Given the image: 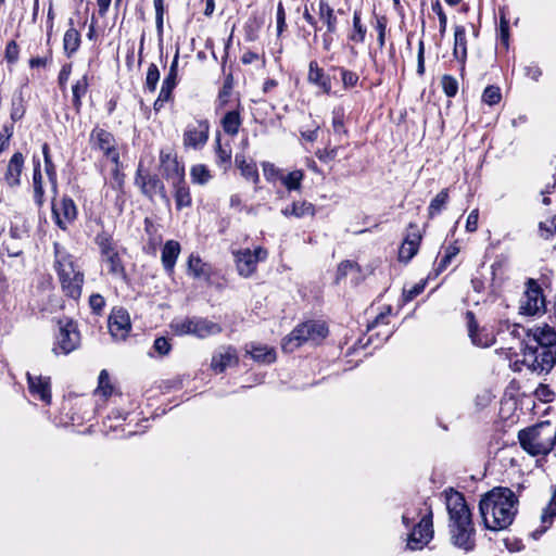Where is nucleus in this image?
<instances>
[{
  "label": "nucleus",
  "instance_id": "obj_33",
  "mask_svg": "<svg viewBox=\"0 0 556 556\" xmlns=\"http://www.w3.org/2000/svg\"><path fill=\"white\" fill-rule=\"evenodd\" d=\"M103 263L108 266L109 274L115 278L125 280L126 271L118 255V252L112 253L102 258Z\"/></svg>",
  "mask_w": 556,
  "mask_h": 556
},
{
  "label": "nucleus",
  "instance_id": "obj_9",
  "mask_svg": "<svg viewBox=\"0 0 556 556\" xmlns=\"http://www.w3.org/2000/svg\"><path fill=\"white\" fill-rule=\"evenodd\" d=\"M546 309L545 299L541 287L532 279L527 282V289L520 299L519 312L522 315L534 316Z\"/></svg>",
  "mask_w": 556,
  "mask_h": 556
},
{
  "label": "nucleus",
  "instance_id": "obj_56",
  "mask_svg": "<svg viewBox=\"0 0 556 556\" xmlns=\"http://www.w3.org/2000/svg\"><path fill=\"white\" fill-rule=\"evenodd\" d=\"M425 287H426V281L421 280V281L417 282L416 285H414L410 289H408V290L404 289V291H403L404 300L406 302L412 301L413 299H415L417 295H419L425 290Z\"/></svg>",
  "mask_w": 556,
  "mask_h": 556
},
{
  "label": "nucleus",
  "instance_id": "obj_62",
  "mask_svg": "<svg viewBox=\"0 0 556 556\" xmlns=\"http://www.w3.org/2000/svg\"><path fill=\"white\" fill-rule=\"evenodd\" d=\"M154 349L161 355H166L170 351V344L164 337H160L154 341Z\"/></svg>",
  "mask_w": 556,
  "mask_h": 556
},
{
  "label": "nucleus",
  "instance_id": "obj_12",
  "mask_svg": "<svg viewBox=\"0 0 556 556\" xmlns=\"http://www.w3.org/2000/svg\"><path fill=\"white\" fill-rule=\"evenodd\" d=\"M210 134V123L207 119H197L189 123L182 135V143L187 149L200 150L207 140Z\"/></svg>",
  "mask_w": 556,
  "mask_h": 556
},
{
  "label": "nucleus",
  "instance_id": "obj_18",
  "mask_svg": "<svg viewBox=\"0 0 556 556\" xmlns=\"http://www.w3.org/2000/svg\"><path fill=\"white\" fill-rule=\"evenodd\" d=\"M131 329L130 318L126 309H114L109 318L111 336L117 340H125Z\"/></svg>",
  "mask_w": 556,
  "mask_h": 556
},
{
  "label": "nucleus",
  "instance_id": "obj_24",
  "mask_svg": "<svg viewBox=\"0 0 556 556\" xmlns=\"http://www.w3.org/2000/svg\"><path fill=\"white\" fill-rule=\"evenodd\" d=\"M307 80L318 87L324 93H330L331 80L328 75L324 73L316 61H311L308 65Z\"/></svg>",
  "mask_w": 556,
  "mask_h": 556
},
{
  "label": "nucleus",
  "instance_id": "obj_51",
  "mask_svg": "<svg viewBox=\"0 0 556 556\" xmlns=\"http://www.w3.org/2000/svg\"><path fill=\"white\" fill-rule=\"evenodd\" d=\"M431 9L438 15L439 27H440V35L443 37L445 35L446 25H447L446 14L444 13V11L442 9V5H441L439 0H435L431 4Z\"/></svg>",
  "mask_w": 556,
  "mask_h": 556
},
{
  "label": "nucleus",
  "instance_id": "obj_4",
  "mask_svg": "<svg viewBox=\"0 0 556 556\" xmlns=\"http://www.w3.org/2000/svg\"><path fill=\"white\" fill-rule=\"evenodd\" d=\"M519 443L530 455H546L554 450L556 441V426L551 422H541L519 431Z\"/></svg>",
  "mask_w": 556,
  "mask_h": 556
},
{
  "label": "nucleus",
  "instance_id": "obj_36",
  "mask_svg": "<svg viewBox=\"0 0 556 556\" xmlns=\"http://www.w3.org/2000/svg\"><path fill=\"white\" fill-rule=\"evenodd\" d=\"M236 165L240 169L241 175L254 184L258 182L260 176L257 167L254 163H248L243 155H236Z\"/></svg>",
  "mask_w": 556,
  "mask_h": 556
},
{
  "label": "nucleus",
  "instance_id": "obj_50",
  "mask_svg": "<svg viewBox=\"0 0 556 556\" xmlns=\"http://www.w3.org/2000/svg\"><path fill=\"white\" fill-rule=\"evenodd\" d=\"M501 99V90L496 86H488L482 93V101L489 105L497 104Z\"/></svg>",
  "mask_w": 556,
  "mask_h": 556
},
{
  "label": "nucleus",
  "instance_id": "obj_60",
  "mask_svg": "<svg viewBox=\"0 0 556 556\" xmlns=\"http://www.w3.org/2000/svg\"><path fill=\"white\" fill-rule=\"evenodd\" d=\"M276 20H277V35L280 36L287 27L286 12H285L282 2H279L277 5Z\"/></svg>",
  "mask_w": 556,
  "mask_h": 556
},
{
  "label": "nucleus",
  "instance_id": "obj_8",
  "mask_svg": "<svg viewBox=\"0 0 556 556\" xmlns=\"http://www.w3.org/2000/svg\"><path fill=\"white\" fill-rule=\"evenodd\" d=\"M547 350L539 349L538 346L522 343L521 349V363L532 372L542 374L549 372L556 364V355L545 357Z\"/></svg>",
  "mask_w": 556,
  "mask_h": 556
},
{
  "label": "nucleus",
  "instance_id": "obj_11",
  "mask_svg": "<svg viewBox=\"0 0 556 556\" xmlns=\"http://www.w3.org/2000/svg\"><path fill=\"white\" fill-rule=\"evenodd\" d=\"M92 150H99L105 157L111 160L115 165L119 164V153L116 149V140L114 136L100 127H96L90 132L89 138Z\"/></svg>",
  "mask_w": 556,
  "mask_h": 556
},
{
  "label": "nucleus",
  "instance_id": "obj_28",
  "mask_svg": "<svg viewBox=\"0 0 556 556\" xmlns=\"http://www.w3.org/2000/svg\"><path fill=\"white\" fill-rule=\"evenodd\" d=\"M177 85V75L167 73L166 77L162 83V87L157 99L154 102V110L160 111L166 102L172 99V92Z\"/></svg>",
  "mask_w": 556,
  "mask_h": 556
},
{
  "label": "nucleus",
  "instance_id": "obj_54",
  "mask_svg": "<svg viewBox=\"0 0 556 556\" xmlns=\"http://www.w3.org/2000/svg\"><path fill=\"white\" fill-rule=\"evenodd\" d=\"M340 72L344 88H353L357 85L359 78L355 72L345 68H341Z\"/></svg>",
  "mask_w": 556,
  "mask_h": 556
},
{
  "label": "nucleus",
  "instance_id": "obj_48",
  "mask_svg": "<svg viewBox=\"0 0 556 556\" xmlns=\"http://www.w3.org/2000/svg\"><path fill=\"white\" fill-rule=\"evenodd\" d=\"M441 87L446 97H455L458 91V81L452 75H443L441 78Z\"/></svg>",
  "mask_w": 556,
  "mask_h": 556
},
{
  "label": "nucleus",
  "instance_id": "obj_47",
  "mask_svg": "<svg viewBox=\"0 0 556 556\" xmlns=\"http://www.w3.org/2000/svg\"><path fill=\"white\" fill-rule=\"evenodd\" d=\"M160 80V71L154 63H151L147 71L146 77V89L149 92H154L156 90L157 83Z\"/></svg>",
  "mask_w": 556,
  "mask_h": 556
},
{
  "label": "nucleus",
  "instance_id": "obj_19",
  "mask_svg": "<svg viewBox=\"0 0 556 556\" xmlns=\"http://www.w3.org/2000/svg\"><path fill=\"white\" fill-rule=\"evenodd\" d=\"M28 391L38 400L42 401L45 404L49 405L51 403V381L50 377L41 376V375H31L30 372L26 374Z\"/></svg>",
  "mask_w": 556,
  "mask_h": 556
},
{
  "label": "nucleus",
  "instance_id": "obj_45",
  "mask_svg": "<svg viewBox=\"0 0 556 556\" xmlns=\"http://www.w3.org/2000/svg\"><path fill=\"white\" fill-rule=\"evenodd\" d=\"M216 162L219 166H223L224 169H227L231 163V150L225 149L222 147L219 136L216 138Z\"/></svg>",
  "mask_w": 556,
  "mask_h": 556
},
{
  "label": "nucleus",
  "instance_id": "obj_49",
  "mask_svg": "<svg viewBox=\"0 0 556 556\" xmlns=\"http://www.w3.org/2000/svg\"><path fill=\"white\" fill-rule=\"evenodd\" d=\"M375 29L377 30V41L380 49L384 47L386 43V31H387V17L383 15H376Z\"/></svg>",
  "mask_w": 556,
  "mask_h": 556
},
{
  "label": "nucleus",
  "instance_id": "obj_29",
  "mask_svg": "<svg viewBox=\"0 0 556 556\" xmlns=\"http://www.w3.org/2000/svg\"><path fill=\"white\" fill-rule=\"evenodd\" d=\"M241 124L242 118L239 109L228 111L220 121L223 130L231 137L238 135Z\"/></svg>",
  "mask_w": 556,
  "mask_h": 556
},
{
  "label": "nucleus",
  "instance_id": "obj_16",
  "mask_svg": "<svg viewBox=\"0 0 556 556\" xmlns=\"http://www.w3.org/2000/svg\"><path fill=\"white\" fill-rule=\"evenodd\" d=\"M135 182L140 187L142 193L149 199H153L155 194H160L166 204L169 203V198L165 192L164 185L156 175H143L141 166H139L136 173Z\"/></svg>",
  "mask_w": 556,
  "mask_h": 556
},
{
  "label": "nucleus",
  "instance_id": "obj_6",
  "mask_svg": "<svg viewBox=\"0 0 556 556\" xmlns=\"http://www.w3.org/2000/svg\"><path fill=\"white\" fill-rule=\"evenodd\" d=\"M328 334V329L324 323L308 320L299 325L293 331L282 340L281 348L285 352L291 353L304 343H318Z\"/></svg>",
  "mask_w": 556,
  "mask_h": 556
},
{
  "label": "nucleus",
  "instance_id": "obj_34",
  "mask_svg": "<svg viewBox=\"0 0 556 556\" xmlns=\"http://www.w3.org/2000/svg\"><path fill=\"white\" fill-rule=\"evenodd\" d=\"M247 353L256 362L273 363L276 358L275 350L267 345H254L247 348Z\"/></svg>",
  "mask_w": 556,
  "mask_h": 556
},
{
  "label": "nucleus",
  "instance_id": "obj_39",
  "mask_svg": "<svg viewBox=\"0 0 556 556\" xmlns=\"http://www.w3.org/2000/svg\"><path fill=\"white\" fill-rule=\"evenodd\" d=\"M96 243L98 244V247L100 249L102 258L112 253L117 252V249L113 242L112 237L105 232H101V233L97 235Z\"/></svg>",
  "mask_w": 556,
  "mask_h": 556
},
{
  "label": "nucleus",
  "instance_id": "obj_53",
  "mask_svg": "<svg viewBox=\"0 0 556 556\" xmlns=\"http://www.w3.org/2000/svg\"><path fill=\"white\" fill-rule=\"evenodd\" d=\"M45 170L48 176L49 182L51 185V190L53 195L58 193V179H56V170L52 160H47L45 163Z\"/></svg>",
  "mask_w": 556,
  "mask_h": 556
},
{
  "label": "nucleus",
  "instance_id": "obj_10",
  "mask_svg": "<svg viewBox=\"0 0 556 556\" xmlns=\"http://www.w3.org/2000/svg\"><path fill=\"white\" fill-rule=\"evenodd\" d=\"M166 179L172 181L175 188V201L178 210L188 207L191 205V195L189 188L186 186L184 180V169L179 167L178 163L173 160L166 166Z\"/></svg>",
  "mask_w": 556,
  "mask_h": 556
},
{
  "label": "nucleus",
  "instance_id": "obj_64",
  "mask_svg": "<svg viewBox=\"0 0 556 556\" xmlns=\"http://www.w3.org/2000/svg\"><path fill=\"white\" fill-rule=\"evenodd\" d=\"M263 172L267 180H274L281 176L280 170L271 163H263Z\"/></svg>",
  "mask_w": 556,
  "mask_h": 556
},
{
  "label": "nucleus",
  "instance_id": "obj_14",
  "mask_svg": "<svg viewBox=\"0 0 556 556\" xmlns=\"http://www.w3.org/2000/svg\"><path fill=\"white\" fill-rule=\"evenodd\" d=\"M80 336L76 325L72 321H66L64 325L60 326L53 352L55 354H70L78 348Z\"/></svg>",
  "mask_w": 556,
  "mask_h": 556
},
{
  "label": "nucleus",
  "instance_id": "obj_61",
  "mask_svg": "<svg viewBox=\"0 0 556 556\" xmlns=\"http://www.w3.org/2000/svg\"><path fill=\"white\" fill-rule=\"evenodd\" d=\"M89 305L94 313L100 314L105 305V300L101 294L94 293L89 298Z\"/></svg>",
  "mask_w": 556,
  "mask_h": 556
},
{
  "label": "nucleus",
  "instance_id": "obj_20",
  "mask_svg": "<svg viewBox=\"0 0 556 556\" xmlns=\"http://www.w3.org/2000/svg\"><path fill=\"white\" fill-rule=\"evenodd\" d=\"M239 362V357L235 348L220 346L216 350L212 356L211 368L220 374L225 371L228 367L237 365Z\"/></svg>",
  "mask_w": 556,
  "mask_h": 556
},
{
  "label": "nucleus",
  "instance_id": "obj_26",
  "mask_svg": "<svg viewBox=\"0 0 556 556\" xmlns=\"http://www.w3.org/2000/svg\"><path fill=\"white\" fill-rule=\"evenodd\" d=\"M34 170H33V192H34V202L40 208L43 206L45 199V189H43V178L41 173V164L40 160L34 157Z\"/></svg>",
  "mask_w": 556,
  "mask_h": 556
},
{
  "label": "nucleus",
  "instance_id": "obj_52",
  "mask_svg": "<svg viewBox=\"0 0 556 556\" xmlns=\"http://www.w3.org/2000/svg\"><path fill=\"white\" fill-rule=\"evenodd\" d=\"M418 248L403 241L399 250V260L402 262H409L418 252Z\"/></svg>",
  "mask_w": 556,
  "mask_h": 556
},
{
  "label": "nucleus",
  "instance_id": "obj_22",
  "mask_svg": "<svg viewBox=\"0 0 556 556\" xmlns=\"http://www.w3.org/2000/svg\"><path fill=\"white\" fill-rule=\"evenodd\" d=\"M468 333L471 342L479 348H489L495 342L494 334L486 329H478V325L472 312L466 313Z\"/></svg>",
  "mask_w": 556,
  "mask_h": 556
},
{
  "label": "nucleus",
  "instance_id": "obj_41",
  "mask_svg": "<svg viewBox=\"0 0 556 556\" xmlns=\"http://www.w3.org/2000/svg\"><path fill=\"white\" fill-rule=\"evenodd\" d=\"M556 517V490L553 493V496L546 507H544L542 515H541V521L544 525V528L542 531H545L548 526L553 522V519Z\"/></svg>",
  "mask_w": 556,
  "mask_h": 556
},
{
  "label": "nucleus",
  "instance_id": "obj_30",
  "mask_svg": "<svg viewBox=\"0 0 556 556\" xmlns=\"http://www.w3.org/2000/svg\"><path fill=\"white\" fill-rule=\"evenodd\" d=\"M188 273L197 279L208 280L211 277V266L204 263L200 256L191 254L188 260Z\"/></svg>",
  "mask_w": 556,
  "mask_h": 556
},
{
  "label": "nucleus",
  "instance_id": "obj_13",
  "mask_svg": "<svg viewBox=\"0 0 556 556\" xmlns=\"http://www.w3.org/2000/svg\"><path fill=\"white\" fill-rule=\"evenodd\" d=\"M235 257L239 275L247 278L254 274L258 262L266 260L267 251L262 247L244 249L236 252Z\"/></svg>",
  "mask_w": 556,
  "mask_h": 556
},
{
  "label": "nucleus",
  "instance_id": "obj_25",
  "mask_svg": "<svg viewBox=\"0 0 556 556\" xmlns=\"http://www.w3.org/2000/svg\"><path fill=\"white\" fill-rule=\"evenodd\" d=\"M180 254V244L178 241L168 240L165 242L161 261L165 271L169 275L174 273L175 264Z\"/></svg>",
  "mask_w": 556,
  "mask_h": 556
},
{
  "label": "nucleus",
  "instance_id": "obj_57",
  "mask_svg": "<svg viewBox=\"0 0 556 556\" xmlns=\"http://www.w3.org/2000/svg\"><path fill=\"white\" fill-rule=\"evenodd\" d=\"M421 241V235L417 228V226L410 224L408 228V232L404 239V242L412 243V245H415L419 249V244Z\"/></svg>",
  "mask_w": 556,
  "mask_h": 556
},
{
  "label": "nucleus",
  "instance_id": "obj_15",
  "mask_svg": "<svg viewBox=\"0 0 556 556\" xmlns=\"http://www.w3.org/2000/svg\"><path fill=\"white\" fill-rule=\"evenodd\" d=\"M432 513L429 511L413 528L407 541V547L416 551L421 549L432 539Z\"/></svg>",
  "mask_w": 556,
  "mask_h": 556
},
{
  "label": "nucleus",
  "instance_id": "obj_21",
  "mask_svg": "<svg viewBox=\"0 0 556 556\" xmlns=\"http://www.w3.org/2000/svg\"><path fill=\"white\" fill-rule=\"evenodd\" d=\"M25 157L21 152H15L9 160L3 175L4 184L11 188L21 186V175L24 169Z\"/></svg>",
  "mask_w": 556,
  "mask_h": 556
},
{
  "label": "nucleus",
  "instance_id": "obj_31",
  "mask_svg": "<svg viewBox=\"0 0 556 556\" xmlns=\"http://www.w3.org/2000/svg\"><path fill=\"white\" fill-rule=\"evenodd\" d=\"M81 42L79 31L74 27L73 20H70V28L63 37V49L67 56H72L79 48Z\"/></svg>",
  "mask_w": 556,
  "mask_h": 556
},
{
  "label": "nucleus",
  "instance_id": "obj_32",
  "mask_svg": "<svg viewBox=\"0 0 556 556\" xmlns=\"http://www.w3.org/2000/svg\"><path fill=\"white\" fill-rule=\"evenodd\" d=\"M367 34V27L362 22L361 11H354L352 29L348 39L354 43H363Z\"/></svg>",
  "mask_w": 556,
  "mask_h": 556
},
{
  "label": "nucleus",
  "instance_id": "obj_44",
  "mask_svg": "<svg viewBox=\"0 0 556 556\" xmlns=\"http://www.w3.org/2000/svg\"><path fill=\"white\" fill-rule=\"evenodd\" d=\"M88 81L87 77L84 76L73 86V104L78 110L81 105V98L87 92Z\"/></svg>",
  "mask_w": 556,
  "mask_h": 556
},
{
  "label": "nucleus",
  "instance_id": "obj_17",
  "mask_svg": "<svg viewBox=\"0 0 556 556\" xmlns=\"http://www.w3.org/2000/svg\"><path fill=\"white\" fill-rule=\"evenodd\" d=\"M52 214L55 224L63 230L76 219L77 208L74 201L68 197H63L60 202L52 200Z\"/></svg>",
  "mask_w": 556,
  "mask_h": 556
},
{
  "label": "nucleus",
  "instance_id": "obj_2",
  "mask_svg": "<svg viewBox=\"0 0 556 556\" xmlns=\"http://www.w3.org/2000/svg\"><path fill=\"white\" fill-rule=\"evenodd\" d=\"M445 498L452 543L467 552L471 551L475 547L476 530L465 497L462 493L451 490L445 493Z\"/></svg>",
  "mask_w": 556,
  "mask_h": 556
},
{
  "label": "nucleus",
  "instance_id": "obj_40",
  "mask_svg": "<svg viewBox=\"0 0 556 556\" xmlns=\"http://www.w3.org/2000/svg\"><path fill=\"white\" fill-rule=\"evenodd\" d=\"M190 175L192 181L199 185H205L212 178L210 169L203 164H197L192 166Z\"/></svg>",
  "mask_w": 556,
  "mask_h": 556
},
{
  "label": "nucleus",
  "instance_id": "obj_3",
  "mask_svg": "<svg viewBox=\"0 0 556 556\" xmlns=\"http://www.w3.org/2000/svg\"><path fill=\"white\" fill-rule=\"evenodd\" d=\"M54 263L53 268L58 275L63 293L78 300L81 295L85 275L77 265L74 256L70 254L64 247L54 242Z\"/></svg>",
  "mask_w": 556,
  "mask_h": 556
},
{
  "label": "nucleus",
  "instance_id": "obj_37",
  "mask_svg": "<svg viewBox=\"0 0 556 556\" xmlns=\"http://www.w3.org/2000/svg\"><path fill=\"white\" fill-rule=\"evenodd\" d=\"M303 178H304V173L301 169H295L293 172H290L287 175L280 176V180H281L282 185L289 191L300 190Z\"/></svg>",
  "mask_w": 556,
  "mask_h": 556
},
{
  "label": "nucleus",
  "instance_id": "obj_27",
  "mask_svg": "<svg viewBox=\"0 0 556 556\" xmlns=\"http://www.w3.org/2000/svg\"><path fill=\"white\" fill-rule=\"evenodd\" d=\"M318 17L325 24L327 34H334L338 29V18L334 10L327 0L318 1Z\"/></svg>",
  "mask_w": 556,
  "mask_h": 556
},
{
  "label": "nucleus",
  "instance_id": "obj_43",
  "mask_svg": "<svg viewBox=\"0 0 556 556\" xmlns=\"http://www.w3.org/2000/svg\"><path fill=\"white\" fill-rule=\"evenodd\" d=\"M113 386L110 381V376L108 370L102 369L98 379V388L96 390L97 393H100L103 397H109L113 393Z\"/></svg>",
  "mask_w": 556,
  "mask_h": 556
},
{
  "label": "nucleus",
  "instance_id": "obj_35",
  "mask_svg": "<svg viewBox=\"0 0 556 556\" xmlns=\"http://www.w3.org/2000/svg\"><path fill=\"white\" fill-rule=\"evenodd\" d=\"M282 214L285 216H294L298 218L313 216L315 214V207L312 203L306 201L294 202L290 207L283 208Z\"/></svg>",
  "mask_w": 556,
  "mask_h": 556
},
{
  "label": "nucleus",
  "instance_id": "obj_5",
  "mask_svg": "<svg viewBox=\"0 0 556 556\" xmlns=\"http://www.w3.org/2000/svg\"><path fill=\"white\" fill-rule=\"evenodd\" d=\"M169 327L176 336H193L198 339H206L223 331L219 324L200 316L174 318Z\"/></svg>",
  "mask_w": 556,
  "mask_h": 556
},
{
  "label": "nucleus",
  "instance_id": "obj_58",
  "mask_svg": "<svg viewBox=\"0 0 556 556\" xmlns=\"http://www.w3.org/2000/svg\"><path fill=\"white\" fill-rule=\"evenodd\" d=\"M535 396L543 402H551L554 397V391L547 384H539L535 389Z\"/></svg>",
  "mask_w": 556,
  "mask_h": 556
},
{
  "label": "nucleus",
  "instance_id": "obj_38",
  "mask_svg": "<svg viewBox=\"0 0 556 556\" xmlns=\"http://www.w3.org/2000/svg\"><path fill=\"white\" fill-rule=\"evenodd\" d=\"M447 201H448V190L443 189L430 202L429 207H428L429 217L433 218L435 215L441 213V211L444 208Z\"/></svg>",
  "mask_w": 556,
  "mask_h": 556
},
{
  "label": "nucleus",
  "instance_id": "obj_23",
  "mask_svg": "<svg viewBox=\"0 0 556 556\" xmlns=\"http://www.w3.org/2000/svg\"><path fill=\"white\" fill-rule=\"evenodd\" d=\"M453 56L459 62L460 71L464 72L467 60V38L466 29L463 25H455L454 27Z\"/></svg>",
  "mask_w": 556,
  "mask_h": 556
},
{
  "label": "nucleus",
  "instance_id": "obj_46",
  "mask_svg": "<svg viewBox=\"0 0 556 556\" xmlns=\"http://www.w3.org/2000/svg\"><path fill=\"white\" fill-rule=\"evenodd\" d=\"M332 128L333 132L338 136L348 134L344 127V110L342 108H336L332 111Z\"/></svg>",
  "mask_w": 556,
  "mask_h": 556
},
{
  "label": "nucleus",
  "instance_id": "obj_7",
  "mask_svg": "<svg viewBox=\"0 0 556 556\" xmlns=\"http://www.w3.org/2000/svg\"><path fill=\"white\" fill-rule=\"evenodd\" d=\"M522 343L547 350L545 357L556 355V331L547 324L535 325L528 328Z\"/></svg>",
  "mask_w": 556,
  "mask_h": 556
},
{
  "label": "nucleus",
  "instance_id": "obj_55",
  "mask_svg": "<svg viewBox=\"0 0 556 556\" xmlns=\"http://www.w3.org/2000/svg\"><path fill=\"white\" fill-rule=\"evenodd\" d=\"M458 252L459 249L457 247L450 245L445 251V255L442 257L438 265V270H444L450 265L451 261L458 254Z\"/></svg>",
  "mask_w": 556,
  "mask_h": 556
},
{
  "label": "nucleus",
  "instance_id": "obj_59",
  "mask_svg": "<svg viewBox=\"0 0 556 556\" xmlns=\"http://www.w3.org/2000/svg\"><path fill=\"white\" fill-rule=\"evenodd\" d=\"M20 48L14 40L8 42L5 47V59L9 63H15L18 60Z\"/></svg>",
  "mask_w": 556,
  "mask_h": 556
},
{
  "label": "nucleus",
  "instance_id": "obj_63",
  "mask_svg": "<svg viewBox=\"0 0 556 556\" xmlns=\"http://www.w3.org/2000/svg\"><path fill=\"white\" fill-rule=\"evenodd\" d=\"M539 233H540V237L545 240L549 239L554 233H556V230H554L551 227V219L541 222L539 224Z\"/></svg>",
  "mask_w": 556,
  "mask_h": 556
},
{
  "label": "nucleus",
  "instance_id": "obj_42",
  "mask_svg": "<svg viewBox=\"0 0 556 556\" xmlns=\"http://www.w3.org/2000/svg\"><path fill=\"white\" fill-rule=\"evenodd\" d=\"M26 112L25 101L22 92L14 94L12 98V106H11V118L16 122L23 118Z\"/></svg>",
  "mask_w": 556,
  "mask_h": 556
},
{
  "label": "nucleus",
  "instance_id": "obj_1",
  "mask_svg": "<svg viewBox=\"0 0 556 556\" xmlns=\"http://www.w3.org/2000/svg\"><path fill=\"white\" fill-rule=\"evenodd\" d=\"M479 511L486 529L505 530L516 517L518 498L510 489L495 486L481 496Z\"/></svg>",
  "mask_w": 556,
  "mask_h": 556
}]
</instances>
